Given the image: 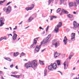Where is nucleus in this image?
<instances>
[{
    "instance_id": "nucleus-1",
    "label": "nucleus",
    "mask_w": 79,
    "mask_h": 79,
    "mask_svg": "<svg viewBox=\"0 0 79 79\" xmlns=\"http://www.w3.org/2000/svg\"><path fill=\"white\" fill-rule=\"evenodd\" d=\"M37 66V62L35 60H34L31 62H29L28 63L25 64V67L26 68L28 69L29 68L31 67V68H34V67H36Z\"/></svg>"
},
{
    "instance_id": "nucleus-2",
    "label": "nucleus",
    "mask_w": 79,
    "mask_h": 79,
    "mask_svg": "<svg viewBox=\"0 0 79 79\" xmlns=\"http://www.w3.org/2000/svg\"><path fill=\"white\" fill-rule=\"evenodd\" d=\"M61 12V8H58L56 10V13H60V15H63V13H64L65 14H68V12L64 10V9H62L61 10V12Z\"/></svg>"
},
{
    "instance_id": "nucleus-3",
    "label": "nucleus",
    "mask_w": 79,
    "mask_h": 79,
    "mask_svg": "<svg viewBox=\"0 0 79 79\" xmlns=\"http://www.w3.org/2000/svg\"><path fill=\"white\" fill-rule=\"evenodd\" d=\"M57 66V64L55 63L53 64H51L50 65L48 66V69L49 70H52V69H56V67Z\"/></svg>"
},
{
    "instance_id": "nucleus-4",
    "label": "nucleus",
    "mask_w": 79,
    "mask_h": 79,
    "mask_svg": "<svg viewBox=\"0 0 79 79\" xmlns=\"http://www.w3.org/2000/svg\"><path fill=\"white\" fill-rule=\"evenodd\" d=\"M62 26V23L61 22H59V23L55 27L54 29L55 32L57 33L59 31V27H60Z\"/></svg>"
},
{
    "instance_id": "nucleus-5",
    "label": "nucleus",
    "mask_w": 79,
    "mask_h": 79,
    "mask_svg": "<svg viewBox=\"0 0 79 79\" xmlns=\"http://www.w3.org/2000/svg\"><path fill=\"white\" fill-rule=\"evenodd\" d=\"M51 37V35H48V37L46 38V39L42 41L43 42V44H45L47 43L48 42V40Z\"/></svg>"
},
{
    "instance_id": "nucleus-6",
    "label": "nucleus",
    "mask_w": 79,
    "mask_h": 79,
    "mask_svg": "<svg viewBox=\"0 0 79 79\" xmlns=\"http://www.w3.org/2000/svg\"><path fill=\"white\" fill-rule=\"evenodd\" d=\"M42 44H43V42L42 41L40 45H37L35 48V50L37 52H39L40 50V48H41L40 47H41L42 45Z\"/></svg>"
},
{
    "instance_id": "nucleus-7",
    "label": "nucleus",
    "mask_w": 79,
    "mask_h": 79,
    "mask_svg": "<svg viewBox=\"0 0 79 79\" xmlns=\"http://www.w3.org/2000/svg\"><path fill=\"white\" fill-rule=\"evenodd\" d=\"M4 11L5 12H11V7L9 6L7 8L5 7L3 9Z\"/></svg>"
},
{
    "instance_id": "nucleus-8",
    "label": "nucleus",
    "mask_w": 79,
    "mask_h": 79,
    "mask_svg": "<svg viewBox=\"0 0 79 79\" xmlns=\"http://www.w3.org/2000/svg\"><path fill=\"white\" fill-rule=\"evenodd\" d=\"M69 7H72L73 6H76H76H77L76 2H74V3L70 2L69 4Z\"/></svg>"
},
{
    "instance_id": "nucleus-9",
    "label": "nucleus",
    "mask_w": 79,
    "mask_h": 79,
    "mask_svg": "<svg viewBox=\"0 0 79 79\" xmlns=\"http://www.w3.org/2000/svg\"><path fill=\"white\" fill-rule=\"evenodd\" d=\"M5 21V19L4 18H0V27H2L3 26V24H5V23H3V21Z\"/></svg>"
},
{
    "instance_id": "nucleus-10",
    "label": "nucleus",
    "mask_w": 79,
    "mask_h": 79,
    "mask_svg": "<svg viewBox=\"0 0 79 79\" xmlns=\"http://www.w3.org/2000/svg\"><path fill=\"white\" fill-rule=\"evenodd\" d=\"M34 8V5L33 4H31V7H27L25 8V10L27 11H29V10H32Z\"/></svg>"
},
{
    "instance_id": "nucleus-11",
    "label": "nucleus",
    "mask_w": 79,
    "mask_h": 79,
    "mask_svg": "<svg viewBox=\"0 0 79 79\" xmlns=\"http://www.w3.org/2000/svg\"><path fill=\"white\" fill-rule=\"evenodd\" d=\"M33 19H34V17L32 16H31L28 19L27 23H30V22H31Z\"/></svg>"
},
{
    "instance_id": "nucleus-12",
    "label": "nucleus",
    "mask_w": 79,
    "mask_h": 79,
    "mask_svg": "<svg viewBox=\"0 0 79 79\" xmlns=\"http://www.w3.org/2000/svg\"><path fill=\"white\" fill-rule=\"evenodd\" d=\"M64 69H67L68 67V64H66V61H65L64 62Z\"/></svg>"
},
{
    "instance_id": "nucleus-13",
    "label": "nucleus",
    "mask_w": 79,
    "mask_h": 79,
    "mask_svg": "<svg viewBox=\"0 0 79 79\" xmlns=\"http://www.w3.org/2000/svg\"><path fill=\"white\" fill-rule=\"evenodd\" d=\"M67 40H68V39H67V38H66V36H64V38L63 40V42L64 43V45H67Z\"/></svg>"
},
{
    "instance_id": "nucleus-14",
    "label": "nucleus",
    "mask_w": 79,
    "mask_h": 79,
    "mask_svg": "<svg viewBox=\"0 0 79 79\" xmlns=\"http://www.w3.org/2000/svg\"><path fill=\"white\" fill-rule=\"evenodd\" d=\"M60 55V53H58L57 52H56L54 53V57L56 58L57 57H58Z\"/></svg>"
},
{
    "instance_id": "nucleus-15",
    "label": "nucleus",
    "mask_w": 79,
    "mask_h": 79,
    "mask_svg": "<svg viewBox=\"0 0 79 79\" xmlns=\"http://www.w3.org/2000/svg\"><path fill=\"white\" fill-rule=\"evenodd\" d=\"M18 36V35L16 34H14L13 36H12V39L14 41L16 39V38Z\"/></svg>"
},
{
    "instance_id": "nucleus-16",
    "label": "nucleus",
    "mask_w": 79,
    "mask_h": 79,
    "mask_svg": "<svg viewBox=\"0 0 79 79\" xmlns=\"http://www.w3.org/2000/svg\"><path fill=\"white\" fill-rule=\"evenodd\" d=\"M73 25L75 27H77L79 26V24L77 23L75 21H74Z\"/></svg>"
},
{
    "instance_id": "nucleus-17",
    "label": "nucleus",
    "mask_w": 79,
    "mask_h": 79,
    "mask_svg": "<svg viewBox=\"0 0 79 79\" xmlns=\"http://www.w3.org/2000/svg\"><path fill=\"white\" fill-rule=\"evenodd\" d=\"M75 35H76V33H72L71 35V40H73V39H74L75 38Z\"/></svg>"
},
{
    "instance_id": "nucleus-18",
    "label": "nucleus",
    "mask_w": 79,
    "mask_h": 79,
    "mask_svg": "<svg viewBox=\"0 0 79 79\" xmlns=\"http://www.w3.org/2000/svg\"><path fill=\"white\" fill-rule=\"evenodd\" d=\"M39 38H40V37H38L35 38L34 39V44H35V45L36 44H37V40L38 39H39Z\"/></svg>"
},
{
    "instance_id": "nucleus-19",
    "label": "nucleus",
    "mask_w": 79,
    "mask_h": 79,
    "mask_svg": "<svg viewBox=\"0 0 79 79\" xmlns=\"http://www.w3.org/2000/svg\"><path fill=\"white\" fill-rule=\"evenodd\" d=\"M59 43L58 42H56L55 43H53L52 44V45H54L55 46V48H56L58 47V44Z\"/></svg>"
},
{
    "instance_id": "nucleus-20",
    "label": "nucleus",
    "mask_w": 79,
    "mask_h": 79,
    "mask_svg": "<svg viewBox=\"0 0 79 79\" xmlns=\"http://www.w3.org/2000/svg\"><path fill=\"white\" fill-rule=\"evenodd\" d=\"M67 16L68 17V18H72L73 17V15L71 14H69L67 15Z\"/></svg>"
},
{
    "instance_id": "nucleus-21",
    "label": "nucleus",
    "mask_w": 79,
    "mask_h": 79,
    "mask_svg": "<svg viewBox=\"0 0 79 79\" xmlns=\"http://www.w3.org/2000/svg\"><path fill=\"white\" fill-rule=\"evenodd\" d=\"M53 18H56V17L55 16H52L51 17L50 20L52 21V20H53Z\"/></svg>"
},
{
    "instance_id": "nucleus-22",
    "label": "nucleus",
    "mask_w": 79,
    "mask_h": 79,
    "mask_svg": "<svg viewBox=\"0 0 79 79\" xmlns=\"http://www.w3.org/2000/svg\"><path fill=\"white\" fill-rule=\"evenodd\" d=\"M22 75H15V77L16 78H19V77H21Z\"/></svg>"
},
{
    "instance_id": "nucleus-23",
    "label": "nucleus",
    "mask_w": 79,
    "mask_h": 79,
    "mask_svg": "<svg viewBox=\"0 0 79 79\" xmlns=\"http://www.w3.org/2000/svg\"><path fill=\"white\" fill-rule=\"evenodd\" d=\"M60 2V4L61 5L62 3H63L65 0H59Z\"/></svg>"
},
{
    "instance_id": "nucleus-24",
    "label": "nucleus",
    "mask_w": 79,
    "mask_h": 79,
    "mask_svg": "<svg viewBox=\"0 0 79 79\" xmlns=\"http://www.w3.org/2000/svg\"><path fill=\"white\" fill-rule=\"evenodd\" d=\"M19 54V52H17L16 53H14V56H17L18 55V54Z\"/></svg>"
},
{
    "instance_id": "nucleus-25",
    "label": "nucleus",
    "mask_w": 79,
    "mask_h": 79,
    "mask_svg": "<svg viewBox=\"0 0 79 79\" xmlns=\"http://www.w3.org/2000/svg\"><path fill=\"white\" fill-rule=\"evenodd\" d=\"M47 70L46 69H45L44 71V76H46L47 75Z\"/></svg>"
},
{
    "instance_id": "nucleus-26",
    "label": "nucleus",
    "mask_w": 79,
    "mask_h": 79,
    "mask_svg": "<svg viewBox=\"0 0 79 79\" xmlns=\"http://www.w3.org/2000/svg\"><path fill=\"white\" fill-rule=\"evenodd\" d=\"M57 65L58 66H59V65H60V61L59 60H57Z\"/></svg>"
},
{
    "instance_id": "nucleus-27",
    "label": "nucleus",
    "mask_w": 79,
    "mask_h": 79,
    "mask_svg": "<svg viewBox=\"0 0 79 79\" xmlns=\"http://www.w3.org/2000/svg\"><path fill=\"white\" fill-rule=\"evenodd\" d=\"M4 59L5 60H7V61H11V59L9 58H4Z\"/></svg>"
},
{
    "instance_id": "nucleus-28",
    "label": "nucleus",
    "mask_w": 79,
    "mask_h": 79,
    "mask_svg": "<svg viewBox=\"0 0 79 79\" xmlns=\"http://www.w3.org/2000/svg\"><path fill=\"white\" fill-rule=\"evenodd\" d=\"M53 0H49L48 1V5H50L51 3H52V2H53Z\"/></svg>"
},
{
    "instance_id": "nucleus-29",
    "label": "nucleus",
    "mask_w": 79,
    "mask_h": 79,
    "mask_svg": "<svg viewBox=\"0 0 79 79\" xmlns=\"http://www.w3.org/2000/svg\"><path fill=\"white\" fill-rule=\"evenodd\" d=\"M5 2V0H3V1H0V5H1L2 3H4Z\"/></svg>"
},
{
    "instance_id": "nucleus-30",
    "label": "nucleus",
    "mask_w": 79,
    "mask_h": 79,
    "mask_svg": "<svg viewBox=\"0 0 79 79\" xmlns=\"http://www.w3.org/2000/svg\"><path fill=\"white\" fill-rule=\"evenodd\" d=\"M73 56V55H71L70 56H69V60H71V58Z\"/></svg>"
},
{
    "instance_id": "nucleus-31",
    "label": "nucleus",
    "mask_w": 79,
    "mask_h": 79,
    "mask_svg": "<svg viewBox=\"0 0 79 79\" xmlns=\"http://www.w3.org/2000/svg\"><path fill=\"white\" fill-rule=\"evenodd\" d=\"M25 55H26V54L23 52H22V53L21 54V56H24Z\"/></svg>"
},
{
    "instance_id": "nucleus-32",
    "label": "nucleus",
    "mask_w": 79,
    "mask_h": 79,
    "mask_svg": "<svg viewBox=\"0 0 79 79\" xmlns=\"http://www.w3.org/2000/svg\"><path fill=\"white\" fill-rule=\"evenodd\" d=\"M76 2L78 4V5H79V0H75Z\"/></svg>"
},
{
    "instance_id": "nucleus-33",
    "label": "nucleus",
    "mask_w": 79,
    "mask_h": 79,
    "mask_svg": "<svg viewBox=\"0 0 79 79\" xmlns=\"http://www.w3.org/2000/svg\"><path fill=\"white\" fill-rule=\"evenodd\" d=\"M48 27H49V26H48L46 28V32L48 31Z\"/></svg>"
},
{
    "instance_id": "nucleus-34",
    "label": "nucleus",
    "mask_w": 79,
    "mask_h": 79,
    "mask_svg": "<svg viewBox=\"0 0 79 79\" xmlns=\"http://www.w3.org/2000/svg\"><path fill=\"white\" fill-rule=\"evenodd\" d=\"M32 44L31 46V48H32V47H33V46H34V45H35V44Z\"/></svg>"
},
{
    "instance_id": "nucleus-35",
    "label": "nucleus",
    "mask_w": 79,
    "mask_h": 79,
    "mask_svg": "<svg viewBox=\"0 0 79 79\" xmlns=\"http://www.w3.org/2000/svg\"><path fill=\"white\" fill-rule=\"evenodd\" d=\"M3 40V37H2L0 39V41H2Z\"/></svg>"
},
{
    "instance_id": "nucleus-36",
    "label": "nucleus",
    "mask_w": 79,
    "mask_h": 79,
    "mask_svg": "<svg viewBox=\"0 0 79 79\" xmlns=\"http://www.w3.org/2000/svg\"><path fill=\"white\" fill-rule=\"evenodd\" d=\"M40 63L41 64H43V65L44 64V63H43V61H40Z\"/></svg>"
},
{
    "instance_id": "nucleus-37",
    "label": "nucleus",
    "mask_w": 79,
    "mask_h": 79,
    "mask_svg": "<svg viewBox=\"0 0 79 79\" xmlns=\"http://www.w3.org/2000/svg\"><path fill=\"white\" fill-rule=\"evenodd\" d=\"M10 68H13V64H12L10 66Z\"/></svg>"
},
{
    "instance_id": "nucleus-38",
    "label": "nucleus",
    "mask_w": 79,
    "mask_h": 79,
    "mask_svg": "<svg viewBox=\"0 0 79 79\" xmlns=\"http://www.w3.org/2000/svg\"><path fill=\"white\" fill-rule=\"evenodd\" d=\"M12 2H9L7 4V5H10L11 3H12Z\"/></svg>"
},
{
    "instance_id": "nucleus-39",
    "label": "nucleus",
    "mask_w": 79,
    "mask_h": 79,
    "mask_svg": "<svg viewBox=\"0 0 79 79\" xmlns=\"http://www.w3.org/2000/svg\"><path fill=\"white\" fill-rule=\"evenodd\" d=\"M3 74V72L2 71H0V76H2L1 74Z\"/></svg>"
},
{
    "instance_id": "nucleus-40",
    "label": "nucleus",
    "mask_w": 79,
    "mask_h": 79,
    "mask_svg": "<svg viewBox=\"0 0 79 79\" xmlns=\"http://www.w3.org/2000/svg\"><path fill=\"white\" fill-rule=\"evenodd\" d=\"M14 30H15L17 29V26H15V28L13 29Z\"/></svg>"
},
{
    "instance_id": "nucleus-41",
    "label": "nucleus",
    "mask_w": 79,
    "mask_h": 79,
    "mask_svg": "<svg viewBox=\"0 0 79 79\" xmlns=\"http://www.w3.org/2000/svg\"><path fill=\"white\" fill-rule=\"evenodd\" d=\"M46 50V48H44L43 50H41V52H44L45 50Z\"/></svg>"
},
{
    "instance_id": "nucleus-42",
    "label": "nucleus",
    "mask_w": 79,
    "mask_h": 79,
    "mask_svg": "<svg viewBox=\"0 0 79 79\" xmlns=\"http://www.w3.org/2000/svg\"><path fill=\"white\" fill-rule=\"evenodd\" d=\"M3 39L4 40H6V36H5L4 37H3Z\"/></svg>"
},
{
    "instance_id": "nucleus-43",
    "label": "nucleus",
    "mask_w": 79,
    "mask_h": 79,
    "mask_svg": "<svg viewBox=\"0 0 79 79\" xmlns=\"http://www.w3.org/2000/svg\"><path fill=\"white\" fill-rule=\"evenodd\" d=\"M69 31H70V30H69V29L67 28V29H66V31L67 32H69Z\"/></svg>"
},
{
    "instance_id": "nucleus-44",
    "label": "nucleus",
    "mask_w": 79,
    "mask_h": 79,
    "mask_svg": "<svg viewBox=\"0 0 79 79\" xmlns=\"http://www.w3.org/2000/svg\"><path fill=\"white\" fill-rule=\"evenodd\" d=\"M39 29H42V30H44V28H42V27H39Z\"/></svg>"
},
{
    "instance_id": "nucleus-45",
    "label": "nucleus",
    "mask_w": 79,
    "mask_h": 79,
    "mask_svg": "<svg viewBox=\"0 0 79 79\" xmlns=\"http://www.w3.org/2000/svg\"><path fill=\"white\" fill-rule=\"evenodd\" d=\"M57 72L58 73H60V74H61V75H62V73H61V72H60V71H57Z\"/></svg>"
},
{
    "instance_id": "nucleus-46",
    "label": "nucleus",
    "mask_w": 79,
    "mask_h": 79,
    "mask_svg": "<svg viewBox=\"0 0 79 79\" xmlns=\"http://www.w3.org/2000/svg\"><path fill=\"white\" fill-rule=\"evenodd\" d=\"M22 23H23V21L21 22V23H19L18 24L19 25H21V24H22Z\"/></svg>"
},
{
    "instance_id": "nucleus-47",
    "label": "nucleus",
    "mask_w": 79,
    "mask_h": 79,
    "mask_svg": "<svg viewBox=\"0 0 79 79\" xmlns=\"http://www.w3.org/2000/svg\"><path fill=\"white\" fill-rule=\"evenodd\" d=\"M56 40H52V42H56Z\"/></svg>"
},
{
    "instance_id": "nucleus-48",
    "label": "nucleus",
    "mask_w": 79,
    "mask_h": 79,
    "mask_svg": "<svg viewBox=\"0 0 79 79\" xmlns=\"http://www.w3.org/2000/svg\"><path fill=\"white\" fill-rule=\"evenodd\" d=\"M74 74H73V73H72L71 74V77H72V76H74Z\"/></svg>"
},
{
    "instance_id": "nucleus-49",
    "label": "nucleus",
    "mask_w": 79,
    "mask_h": 79,
    "mask_svg": "<svg viewBox=\"0 0 79 79\" xmlns=\"http://www.w3.org/2000/svg\"><path fill=\"white\" fill-rule=\"evenodd\" d=\"M17 67H18V66L17 65L15 66V68L17 69H18V68Z\"/></svg>"
},
{
    "instance_id": "nucleus-50",
    "label": "nucleus",
    "mask_w": 79,
    "mask_h": 79,
    "mask_svg": "<svg viewBox=\"0 0 79 79\" xmlns=\"http://www.w3.org/2000/svg\"><path fill=\"white\" fill-rule=\"evenodd\" d=\"M15 33H16V31H14L13 32V34H14H14H15Z\"/></svg>"
},
{
    "instance_id": "nucleus-51",
    "label": "nucleus",
    "mask_w": 79,
    "mask_h": 79,
    "mask_svg": "<svg viewBox=\"0 0 79 79\" xmlns=\"http://www.w3.org/2000/svg\"><path fill=\"white\" fill-rule=\"evenodd\" d=\"M8 35H11V37L13 36V35H11V34H8Z\"/></svg>"
},
{
    "instance_id": "nucleus-52",
    "label": "nucleus",
    "mask_w": 79,
    "mask_h": 79,
    "mask_svg": "<svg viewBox=\"0 0 79 79\" xmlns=\"http://www.w3.org/2000/svg\"><path fill=\"white\" fill-rule=\"evenodd\" d=\"M6 29H7V30H9V28H5Z\"/></svg>"
},
{
    "instance_id": "nucleus-53",
    "label": "nucleus",
    "mask_w": 79,
    "mask_h": 79,
    "mask_svg": "<svg viewBox=\"0 0 79 79\" xmlns=\"http://www.w3.org/2000/svg\"><path fill=\"white\" fill-rule=\"evenodd\" d=\"M45 31H43V32L42 33V34H45Z\"/></svg>"
},
{
    "instance_id": "nucleus-54",
    "label": "nucleus",
    "mask_w": 79,
    "mask_h": 79,
    "mask_svg": "<svg viewBox=\"0 0 79 79\" xmlns=\"http://www.w3.org/2000/svg\"><path fill=\"white\" fill-rule=\"evenodd\" d=\"M4 69H7L5 68V67H4Z\"/></svg>"
},
{
    "instance_id": "nucleus-55",
    "label": "nucleus",
    "mask_w": 79,
    "mask_h": 79,
    "mask_svg": "<svg viewBox=\"0 0 79 79\" xmlns=\"http://www.w3.org/2000/svg\"><path fill=\"white\" fill-rule=\"evenodd\" d=\"M73 14H74L75 15V14H76V12H73Z\"/></svg>"
},
{
    "instance_id": "nucleus-56",
    "label": "nucleus",
    "mask_w": 79,
    "mask_h": 79,
    "mask_svg": "<svg viewBox=\"0 0 79 79\" xmlns=\"http://www.w3.org/2000/svg\"><path fill=\"white\" fill-rule=\"evenodd\" d=\"M52 9H51V13H52Z\"/></svg>"
},
{
    "instance_id": "nucleus-57",
    "label": "nucleus",
    "mask_w": 79,
    "mask_h": 79,
    "mask_svg": "<svg viewBox=\"0 0 79 79\" xmlns=\"http://www.w3.org/2000/svg\"><path fill=\"white\" fill-rule=\"evenodd\" d=\"M29 27V26H28L27 27H25V29H27Z\"/></svg>"
},
{
    "instance_id": "nucleus-58",
    "label": "nucleus",
    "mask_w": 79,
    "mask_h": 79,
    "mask_svg": "<svg viewBox=\"0 0 79 79\" xmlns=\"http://www.w3.org/2000/svg\"><path fill=\"white\" fill-rule=\"evenodd\" d=\"M75 69H76V68L75 67L73 69V70H75Z\"/></svg>"
},
{
    "instance_id": "nucleus-59",
    "label": "nucleus",
    "mask_w": 79,
    "mask_h": 79,
    "mask_svg": "<svg viewBox=\"0 0 79 79\" xmlns=\"http://www.w3.org/2000/svg\"><path fill=\"white\" fill-rule=\"evenodd\" d=\"M9 28L10 29L11 31L12 30V28H11V27H10Z\"/></svg>"
},
{
    "instance_id": "nucleus-60",
    "label": "nucleus",
    "mask_w": 79,
    "mask_h": 79,
    "mask_svg": "<svg viewBox=\"0 0 79 79\" xmlns=\"http://www.w3.org/2000/svg\"><path fill=\"white\" fill-rule=\"evenodd\" d=\"M15 75H13V77H15Z\"/></svg>"
},
{
    "instance_id": "nucleus-61",
    "label": "nucleus",
    "mask_w": 79,
    "mask_h": 79,
    "mask_svg": "<svg viewBox=\"0 0 79 79\" xmlns=\"http://www.w3.org/2000/svg\"><path fill=\"white\" fill-rule=\"evenodd\" d=\"M14 7H15V8H16V7H17V6H15Z\"/></svg>"
},
{
    "instance_id": "nucleus-62",
    "label": "nucleus",
    "mask_w": 79,
    "mask_h": 79,
    "mask_svg": "<svg viewBox=\"0 0 79 79\" xmlns=\"http://www.w3.org/2000/svg\"><path fill=\"white\" fill-rule=\"evenodd\" d=\"M20 39V38H19L18 39V40H19V39Z\"/></svg>"
},
{
    "instance_id": "nucleus-63",
    "label": "nucleus",
    "mask_w": 79,
    "mask_h": 79,
    "mask_svg": "<svg viewBox=\"0 0 79 79\" xmlns=\"http://www.w3.org/2000/svg\"><path fill=\"white\" fill-rule=\"evenodd\" d=\"M77 62V63H79V60H78Z\"/></svg>"
},
{
    "instance_id": "nucleus-64",
    "label": "nucleus",
    "mask_w": 79,
    "mask_h": 79,
    "mask_svg": "<svg viewBox=\"0 0 79 79\" xmlns=\"http://www.w3.org/2000/svg\"><path fill=\"white\" fill-rule=\"evenodd\" d=\"M78 76H79V77H78V79H79V75H78Z\"/></svg>"
}]
</instances>
